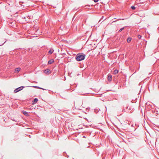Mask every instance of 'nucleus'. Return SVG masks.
Listing matches in <instances>:
<instances>
[{
    "label": "nucleus",
    "mask_w": 159,
    "mask_h": 159,
    "mask_svg": "<svg viewBox=\"0 0 159 159\" xmlns=\"http://www.w3.org/2000/svg\"><path fill=\"white\" fill-rule=\"evenodd\" d=\"M85 57V55L83 53H79L75 57V59L77 61H80L84 60Z\"/></svg>",
    "instance_id": "f257e3e1"
},
{
    "label": "nucleus",
    "mask_w": 159,
    "mask_h": 159,
    "mask_svg": "<svg viewBox=\"0 0 159 159\" xmlns=\"http://www.w3.org/2000/svg\"><path fill=\"white\" fill-rule=\"evenodd\" d=\"M25 87L23 86H22L19 87L16 89L14 90V92L15 93H16L20 91L21 90H22Z\"/></svg>",
    "instance_id": "f03ea898"
},
{
    "label": "nucleus",
    "mask_w": 159,
    "mask_h": 159,
    "mask_svg": "<svg viewBox=\"0 0 159 159\" xmlns=\"http://www.w3.org/2000/svg\"><path fill=\"white\" fill-rule=\"evenodd\" d=\"M44 72L46 74H48L51 73L50 70L48 69L44 70Z\"/></svg>",
    "instance_id": "7ed1b4c3"
},
{
    "label": "nucleus",
    "mask_w": 159,
    "mask_h": 159,
    "mask_svg": "<svg viewBox=\"0 0 159 159\" xmlns=\"http://www.w3.org/2000/svg\"><path fill=\"white\" fill-rule=\"evenodd\" d=\"M38 101V100L37 98H35L34 100L32 102V105L35 104L36 102Z\"/></svg>",
    "instance_id": "20e7f679"
},
{
    "label": "nucleus",
    "mask_w": 159,
    "mask_h": 159,
    "mask_svg": "<svg viewBox=\"0 0 159 159\" xmlns=\"http://www.w3.org/2000/svg\"><path fill=\"white\" fill-rule=\"evenodd\" d=\"M107 79L108 81H111L112 79V75L109 74L108 75Z\"/></svg>",
    "instance_id": "39448f33"
},
{
    "label": "nucleus",
    "mask_w": 159,
    "mask_h": 159,
    "mask_svg": "<svg viewBox=\"0 0 159 159\" xmlns=\"http://www.w3.org/2000/svg\"><path fill=\"white\" fill-rule=\"evenodd\" d=\"M54 51V50L53 49H51L49 51L48 53L49 54H51Z\"/></svg>",
    "instance_id": "423d86ee"
},
{
    "label": "nucleus",
    "mask_w": 159,
    "mask_h": 159,
    "mask_svg": "<svg viewBox=\"0 0 159 159\" xmlns=\"http://www.w3.org/2000/svg\"><path fill=\"white\" fill-rule=\"evenodd\" d=\"M53 62H54V60L53 59H52L48 61V64L49 65L50 64L52 63Z\"/></svg>",
    "instance_id": "0eeeda50"
},
{
    "label": "nucleus",
    "mask_w": 159,
    "mask_h": 159,
    "mask_svg": "<svg viewBox=\"0 0 159 159\" xmlns=\"http://www.w3.org/2000/svg\"><path fill=\"white\" fill-rule=\"evenodd\" d=\"M23 114L26 116H29V114L27 112L23 111Z\"/></svg>",
    "instance_id": "6e6552de"
},
{
    "label": "nucleus",
    "mask_w": 159,
    "mask_h": 159,
    "mask_svg": "<svg viewBox=\"0 0 159 159\" xmlns=\"http://www.w3.org/2000/svg\"><path fill=\"white\" fill-rule=\"evenodd\" d=\"M20 67H18L17 68H16L15 69V72H16L17 71V72H18L20 71Z\"/></svg>",
    "instance_id": "1a4fd4ad"
},
{
    "label": "nucleus",
    "mask_w": 159,
    "mask_h": 159,
    "mask_svg": "<svg viewBox=\"0 0 159 159\" xmlns=\"http://www.w3.org/2000/svg\"><path fill=\"white\" fill-rule=\"evenodd\" d=\"M132 39V38L130 37H129L127 39V42L128 43H129L130 42Z\"/></svg>",
    "instance_id": "9d476101"
},
{
    "label": "nucleus",
    "mask_w": 159,
    "mask_h": 159,
    "mask_svg": "<svg viewBox=\"0 0 159 159\" xmlns=\"http://www.w3.org/2000/svg\"><path fill=\"white\" fill-rule=\"evenodd\" d=\"M114 74H117L118 72V71L117 70H115L114 71Z\"/></svg>",
    "instance_id": "9b49d317"
},
{
    "label": "nucleus",
    "mask_w": 159,
    "mask_h": 159,
    "mask_svg": "<svg viewBox=\"0 0 159 159\" xmlns=\"http://www.w3.org/2000/svg\"><path fill=\"white\" fill-rule=\"evenodd\" d=\"M125 27H123L121 29H120V30H119V31H118V32H121L122 30H124V28H125Z\"/></svg>",
    "instance_id": "f8f14e48"
},
{
    "label": "nucleus",
    "mask_w": 159,
    "mask_h": 159,
    "mask_svg": "<svg viewBox=\"0 0 159 159\" xmlns=\"http://www.w3.org/2000/svg\"><path fill=\"white\" fill-rule=\"evenodd\" d=\"M131 8L133 10H134L135 9V7L134 6H132L131 7Z\"/></svg>",
    "instance_id": "ddd939ff"
},
{
    "label": "nucleus",
    "mask_w": 159,
    "mask_h": 159,
    "mask_svg": "<svg viewBox=\"0 0 159 159\" xmlns=\"http://www.w3.org/2000/svg\"><path fill=\"white\" fill-rule=\"evenodd\" d=\"M142 38V36L140 35H139L138 36V38L139 39H141Z\"/></svg>",
    "instance_id": "4468645a"
},
{
    "label": "nucleus",
    "mask_w": 159,
    "mask_h": 159,
    "mask_svg": "<svg viewBox=\"0 0 159 159\" xmlns=\"http://www.w3.org/2000/svg\"><path fill=\"white\" fill-rule=\"evenodd\" d=\"M123 112H129V111H127V110H125V109H124L123 110Z\"/></svg>",
    "instance_id": "2eb2a0df"
},
{
    "label": "nucleus",
    "mask_w": 159,
    "mask_h": 159,
    "mask_svg": "<svg viewBox=\"0 0 159 159\" xmlns=\"http://www.w3.org/2000/svg\"><path fill=\"white\" fill-rule=\"evenodd\" d=\"M32 87L36 89H39V87L37 86H33Z\"/></svg>",
    "instance_id": "dca6fc26"
},
{
    "label": "nucleus",
    "mask_w": 159,
    "mask_h": 159,
    "mask_svg": "<svg viewBox=\"0 0 159 159\" xmlns=\"http://www.w3.org/2000/svg\"><path fill=\"white\" fill-rule=\"evenodd\" d=\"M39 89H43V90H46V89L43 88H41V87H39Z\"/></svg>",
    "instance_id": "f3484780"
},
{
    "label": "nucleus",
    "mask_w": 159,
    "mask_h": 159,
    "mask_svg": "<svg viewBox=\"0 0 159 159\" xmlns=\"http://www.w3.org/2000/svg\"><path fill=\"white\" fill-rule=\"evenodd\" d=\"M93 1H94V2H98V0H93Z\"/></svg>",
    "instance_id": "a211bd4d"
},
{
    "label": "nucleus",
    "mask_w": 159,
    "mask_h": 159,
    "mask_svg": "<svg viewBox=\"0 0 159 159\" xmlns=\"http://www.w3.org/2000/svg\"><path fill=\"white\" fill-rule=\"evenodd\" d=\"M12 120L13 121H16V122H17V120H15V119H12Z\"/></svg>",
    "instance_id": "6ab92c4d"
},
{
    "label": "nucleus",
    "mask_w": 159,
    "mask_h": 159,
    "mask_svg": "<svg viewBox=\"0 0 159 159\" xmlns=\"http://www.w3.org/2000/svg\"><path fill=\"white\" fill-rule=\"evenodd\" d=\"M60 110H56V111L57 112H58H58H60L59 111Z\"/></svg>",
    "instance_id": "aec40b11"
},
{
    "label": "nucleus",
    "mask_w": 159,
    "mask_h": 159,
    "mask_svg": "<svg viewBox=\"0 0 159 159\" xmlns=\"http://www.w3.org/2000/svg\"><path fill=\"white\" fill-rule=\"evenodd\" d=\"M131 108H129V110L128 111H129L130 110H131Z\"/></svg>",
    "instance_id": "412c9836"
},
{
    "label": "nucleus",
    "mask_w": 159,
    "mask_h": 159,
    "mask_svg": "<svg viewBox=\"0 0 159 159\" xmlns=\"http://www.w3.org/2000/svg\"><path fill=\"white\" fill-rule=\"evenodd\" d=\"M62 26H63V25H61V26L60 27V28H61H61H62Z\"/></svg>",
    "instance_id": "4be33fe9"
},
{
    "label": "nucleus",
    "mask_w": 159,
    "mask_h": 159,
    "mask_svg": "<svg viewBox=\"0 0 159 159\" xmlns=\"http://www.w3.org/2000/svg\"><path fill=\"white\" fill-rule=\"evenodd\" d=\"M128 107H125L126 109H128Z\"/></svg>",
    "instance_id": "5701e85b"
},
{
    "label": "nucleus",
    "mask_w": 159,
    "mask_h": 159,
    "mask_svg": "<svg viewBox=\"0 0 159 159\" xmlns=\"http://www.w3.org/2000/svg\"><path fill=\"white\" fill-rule=\"evenodd\" d=\"M22 18H23L24 19H25L26 18V17H23Z\"/></svg>",
    "instance_id": "b1692460"
},
{
    "label": "nucleus",
    "mask_w": 159,
    "mask_h": 159,
    "mask_svg": "<svg viewBox=\"0 0 159 159\" xmlns=\"http://www.w3.org/2000/svg\"><path fill=\"white\" fill-rule=\"evenodd\" d=\"M87 110H88V109H89V108H87Z\"/></svg>",
    "instance_id": "393cba45"
},
{
    "label": "nucleus",
    "mask_w": 159,
    "mask_h": 159,
    "mask_svg": "<svg viewBox=\"0 0 159 159\" xmlns=\"http://www.w3.org/2000/svg\"><path fill=\"white\" fill-rule=\"evenodd\" d=\"M69 157V156L68 155H67V157Z\"/></svg>",
    "instance_id": "a878e982"
},
{
    "label": "nucleus",
    "mask_w": 159,
    "mask_h": 159,
    "mask_svg": "<svg viewBox=\"0 0 159 159\" xmlns=\"http://www.w3.org/2000/svg\"><path fill=\"white\" fill-rule=\"evenodd\" d=\"M28 17H28H30V16H28V17Z\"/></svg>",
    "instance_id": "bb28decb"
},
{
    "label": "nucleus",
    "mask_w": 159,
    "mask_h": 159,
    "mask_svg": "<svg viewBox=\"0 0 159 159\" xmlns=\"http://www.w3.org/2000/svg\"><path fill=\"white\" fill-rule=\"evenodd\" d=\"M63 153H64H64H66V152H64Z\"/></svg>",
    "instance_id": "cd10ccee"
},
{
    "label": "nucleus",
    "mask_w": 159,
    "mask_h": 159,
    "mask_svg": "<svg viewBox=\"0 0 159 159\" xmlns=\"http://www.w3.org/2000/svg\"><path fill=\"white\" fill-rule=\"evenodd\" d=\"M26 20V21H28V20Z\"/></svg>",
    "instance_id": "c85d7f7f"
},
{
    "label": "nucleus",
    "mask_w": 159,
    "mask_h": 159,
    "mask_svg": "<svg viewBox=\"0 0 159 159\" xmlns=\"http://www.w3.org/2000/svg\"><path fill=\"white\" fill-rule=\"evenodd\" d=\"M140 1L141 0H139Z\"/></svg>",
    "instance_id": "c756f323"
},
{
    "label": "nucleus",
    "mask_w": 159,
    "mask_h": 159,
    "mask_svg": "<svg viewBox=\"0 0 159 159\" xmlns=\"http://www.w3.org/2000/svg\"><path fill=\"white\" fill-rule=\"evenodd\" d=\"M0 46H1V45H0Z\"/></svg>",
    "instance_id": "7c9ffc66"
}]
</instances>
